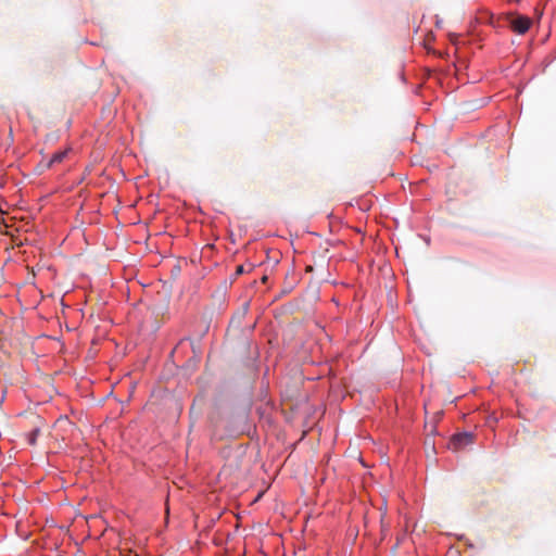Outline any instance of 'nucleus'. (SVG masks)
Wrapping results in <instances>:
<instances>
[{
	"label": "nucleus",
	"mask_w": 556,
	"mask_h": 556,
	"mask_svg": "<svg viewBox=\"0 0 556 556\" xmlns=\"http://www.w3.org/2000/svg\"><path fill=\"white\" fill-rule=\"evenodd\" d=\"M530 26L531 20L525 15H517L510 21L511 29L519 35L526 34Z\"/></svg>",
	"instance_id": "obj_1"
},
{
	"label": "nucleus",
	"mask_w": 556,
	"mask_h": 556,
	"mask_svg": "<svg viewBox=\"0 0 556 556\" xmlns=\"http://www.w3.org/2000/svg\"><path fill=\"white\" fill-rule=\"evenodd\" d=\"M38 433H39V430H38V429H35V430L30 433L29 439H28L29 444H31V445H33V444H35V443H36V439H37Z\"/></svg>",
	"instance_id": "obj_4"
},
{
	"label": "nucleus",
	"mask_w": 556,
	"mask_h": 556,
	"mask_svg": "<svg viewBox=\"0 0 556 556\" xmlns=\"http://www.w3.org/2000/svg\"><path fill=\"white\" fill-rule=\"evenodd\" d=\"M473 433L472 432H459L452 437L451 443L454 448H463L473 442Z\"/></svg>",
	"instance_id": "obj_2"
},
{
	"label": "nucleus",
	"mask_w": 556,
	"mask_h": 556,
	"mask_svg": "<svg viewBox=\"0 0 556 556\" xmlns=\"http://www.w3.org/2000/svg\"><path fill=\"white\" fill-rule=\"evenodd\" d=\"M243 271H244V269H243V265H239V266L237 267V269H236V274H237V275H240V274H242Z\"/></svg>",
	"instance_id": "obj_5"
},
{
	"label": "nucleus",
	"mask_w": 556,
	"mask_h": 556,
	"mask_svg": "<svg viewBox=\"0 0 556 556\" xmlns=\"http://www.w3.org/2000/svg\"><path fill=\"white\" fill-rule=\"evenodd\" d=\"M68 151H70L68 149H65L63 151H58V152L53 153L47 164V167L50 168L54 164H59V163L63 162V160L67 156Z\"/></svg>",
	"instance_id": "obj_3"
}]
</instances>
